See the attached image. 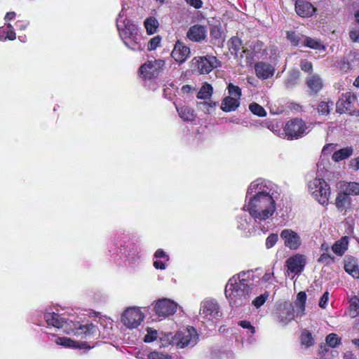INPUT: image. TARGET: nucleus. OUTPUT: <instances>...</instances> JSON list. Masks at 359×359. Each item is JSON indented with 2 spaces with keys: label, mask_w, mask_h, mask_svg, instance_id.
<instances>
[{
  "label": "nucleus",
  "mask_w": 359,
  "mask_h": 359,
  "mask_svg": "<svg viewBox=\"0 0 359 359\" xmlns=\"http://www.w3.org/2000/svg\"><path fill=\"white\" fill-rule=\"evenodd\" d=\"M278 196L276 184L264 179H257L248 188L243 210L248 212L255 223L261 224L275 214Z\"/></svg>",
  "instance_id": "nucleus-1"
},
{
  "label": "nucleus",
  "mask_w": 359,
  "mask_h": 359,
  "mask_svg": "<svg viewBox=\"0 0 359 359\" xmlns=\"http://www.w3.org/2000/svg\"><path fill=\"white\" fill-rule=\"evenodd\" d=\"M252 272L242 271L231 278L225 287V295L232 308L248 304L253 290Z\"/></svg>",
  "instance_id": "nucleus-2"
},
{
  "label": "nucleus",
  "mask_w": 359,
  "mask_h": 359,
  "mask_svg": "<svg viewBox=\"0 0 359 359\" xmlns=\"http://www.w3.org/2000/svg\"><path fill=\"white\" fill-rule=\"evenodd\" d=\"M119 35L124 44L133 51H141L144 47L141 43L142 36L137 26L128 19L126 11L122 8L116 20Z\"/></svg>",
  "instance_id": "nucleus-3"
},
{
  "label": "nucleus",
  "mask_w": 359,
  "mask_h": 359,
  "mask_svg": "<svg viewBox=\"0 0 359 359\" xmlns=\"http://www.w3.org/2000/svg\"><path fill=\"white\" fill-rule=\"evenodd\" d=\"M44 319L48 325L56 328H63L64 332L68 334L78 337H90L96 332V327L92 323L81 325L79 322L65 320L56 313H46Z\"/></svg>",
  "instance_id": "nucleus-4"
},
{
  "label": "nucleus",
  "mask_w": 359,
  "mask_h": 359,
  "mask_svg": "<svg viewBox=\"0 0 359 359\" xmlns=\"http://www.w3.org/2000/svg\"><path fill=\"white\" fill-rule=\"evenodd\" d=\"M308 191L312 198L320 205L327 206L331 194L330 187L326 181L316 177L308 183Z\"/></svg>",
  "instance_id": "nucleus-5"
},
{
  "label": "nucleus",
  "mask_w": 359,
  "mask_h": 359,
  "mask_svg": "<svg viewBox=\"0 0 359 359\" xmlns=\"http://www.w3.org/2000/svg\"><path fill=\"white\" fill-rule=\"evenodd\" d=\"M222 315L217 302L212 299H206L201 303L199 318L203 323L213 321Z\"/></svg>",
  "instance_id": "nucleus-6"
},
{
  "label": "nucleus",
  "mask_w": 359,
  "mask_h": 359,
  "mask_svg": "<svg viewBox=\"0 0 359 359\" xmlns=\"http://www.w3.org/2000/svg\"><path fill=\"white\" fill-rule=\"evenodd\" d=\"M219 66V61L213 55L195 57L191 60L193 70L200 74H209L213 69Z\"/></svg>",
  "instance_id": "nucleus-7"
},
{
  "label": "nucleus",
  "mask_w": 359,
  "mask_h": 359,
  "mask_svg": "<svg viewBox=\"0 0 359 359\" xmlns=\"http://www.w3.org/2000/svg\"><path fill=\"white\" fill-rule=\"evenodd\" d=\"M198 339L197 332L193 327H187L175 334V345L178 348L193 347L196 344Z\"/></svg>",
  "instance_id": "nucleus-8"
},
{
  "label": "nucleus",
  "mask_w": 359,
  "mask_h": 359,
  "mask_svg": "<svg viewBox=\"0 0 359 359\" xmlns=\"http://www.w3.org/2000/svg\"><path fill=\"white\" fill-rule=\"evenodd\" d=\"M310 131L309 126L299 118H295L287 123L285 127V135L288 139H297L303 137Z\"/></svg>",
  "instance_id": "nucleus-9"
},
{
  "label": "nucleus",
  "mask_w": 359,
  "mask_h": 359,
  "mask_svg": "<svg viewBox=\"0 0 359 359\" xmlns=\"http://www.w3.org/2000/svg\"><path fill=\"white\" fill-rule=\"evenodd\" d=\"M144 318V313L137 307H130L124 311L121 322L129 329L137 327Z\"/></svg>",
  "instance_id": "nucleus-10"
},
{
  "label": "nucleus",
  "mask_w": 359,
  "mask_h": 359,
  "mask_svg": "<svg viewBox=\"0 0 359 359\" xmlns=\"http://www.w3.org/2000/svg\"><path fill=\"white\" fill-rule=\"evenodd\" d=\"M295 313L294 305L290 302H285L278 306L276 318L280 323L286 325L294 319Z\"/></svg>",
  "instance_id": "nucleus-11"
},
{
  "label": "nucleus",
  "mask_w": 359,
  "mask_h": 359,
  "mask_svg": "<svg viewBox=\"0 0 359 359\" xmlns=\"http://www.w3.org/2000/svg\"><path fill=\"white\" fill-rule=\"evenodd\" d=\"M165 65L163 60H154L143 64L140 68V73L144 78L156 77L162 71Z\"/></svg>",
  "instance_id": "nucleus-12"
},
{
  "label": "nucleus",
  "mask_w": 359,
  "mask_h": 359,
  "mask_svg": "<svg viewBox=\"0 0 359 359\" xmlns=\"http://www.w3.org/2000/svg\"><path fill=\"white\" fill-rule=\"evenodd\" d=\"M280 236L283 241L285 246L292 250H296L302 245L300 236L292 229H283L280 232Z\"/></svg>",
  "instance_id": "nucleus-13"
},
{
  "label": "nucleus",
  "mask_w": 359,
  "mask_h": 359,
  "mask_svg": "<svg viewBox=\"0 0 359 359\" xmlns=\"http://www.w3.org/2000/svg\"><path fill=\"white\" fill-rule=\"evenodd\" d=\"M177 308V304L168 299H162L157 301L154 309L158 316L167 317L173 315Z\"/></svg>",
  "instance_id": "nucleus-14"
},
{
  "label": "nucleus",
  "mask_w": 359,
  "mask_h": 359,
  "mask_svg": "<svg viewBox=\"0 0 359 359\" xmlns=\"http://www.w3.org/2000/svg\"><path fill=\"white\" fill-rule=\"evenodd\" d=\"M285 264L288 271L299 274L304 270L306 264V257L304 255L296 254L289 257Z\"/></svg>",
  "instance_id": "nucleus-15"
},
{
  "label": "nucleus",
  "mask_w": 359,
  "mask_h": 359,
  "mask_svg": "<svg viewBox=\"0 0 359 359\" xmlns=\"http://www.w3.org/2000/svg\"><path fill=\"white\" fill-rule=\"evenodd\" d=\"M229 49L232 55H234L237 58H243L244 55L246 54V60L250 57L251 53L242 46L241 41L236 36L231 37L228 42Z\"/></svg>",
  "instance_id": "nucleus-16"
},
{
  "label": "nucleus",
  "mask_w": 359,
  "mask_h": 359,
  "mask_svg": "<svg viewBox=\"0 0 359 359\" xmlns=\"http://www.w3.org/2000/svg\"><path fill=\"white\" fill-rule=\"evenodd\" d=\"M190 55V48L177 41L171 53L172 57L180 64L184 63Z\"/></svg>",
  "instance_id": "nucleus-17"
},
{
  "label": "nucleus",
  "mask_w": 359,
  "mask_h": 359,
  "mask_svg": "<svg viewBox=\"0 0 359 359\" xmlns=\"http://www.w3.org/2000/svg\"><path fill=\"white\" fill-rule=\"evenodd\" d=\"M187 36L191 41L201 42L207 36V28L201 25H193L189 29Z\"/></svg>",
  "instance_id": "nucleus-18"
},
{
  "label": "nucleus",
  "mask_w": 359,
  "mask_h": 359,
  "mask_svg": "<svg viewBox=\"0 0 359 359\" xmlns=\"http://www.w3.org/2000/svg\"><path fill=\"white\" fill-rule=\"evenodd\" d=\"M316 11V8L306 0H297L295 2V11L302 18L311 17Z\"/></svg>",
  "instance_id": "nucleus-19"
},
{
  "label": "nucleus",
  "mask_w": 359,
  "mask_h": 359,
  "mask_svg": "<svg viewBox=\"0 0 359 359\" xmlns=\"http://www.w3.org/2000/svg\"><path fill=\"white\" fill-rule=\"evenodd\" d=\"M253 219L244 215L239 218L238 229L242 231L245 236H251L255 231V225Z\"/></svg>",
  "instance_id": "nucleus-20"
},
{
  "label": "nucleus",
  "mask_w": 359,
  "mask_h": 359,
  "mask_svg": "<svg viewBox=\"0 0 359 359\" xmlns=\"http://www.w3.org/2000/svg\"><path fill=\"white\" fill-rule=\"evenodd\" d=\"M355 97L350 93L342 95L336 103L337 111L343 114L350 110Z\"/></svg>",
  "instance_id": "nucleus-21"
},
{
  "label": "nucleus",
  "mask_w": 359,
  "mask_h": 359,
  "mask_svg": "<svg viewBox=\"0 0 359 359\" xmlns=\"http://www.w3.org/2000/svg\"><path fill=\"white\" fill-rule=\"evenodd\" d=\"M256 75L261 79H266L272 76L275 72V68L270 64L259 62L255 66Z\"/></svg>",
  "instance_id": "nucleus-22"
},
{
  "label": "nucleus",
  "mask_w": 359,
  "mask_h": 359,
  "mask_svg": "<svg viewBox=\"0 0 359 359\" xmlns=\"http://www.w3.org/2000/svg\"><path fill=\"white\" fill-rule=\"evenodd\" d=\"M344 270L353 278H359V266L355 258L346 256L344 259Z\"/></svg>",
  "instance_id": "nucleus-23"
},
{
  "label": "nucleus",
  "mask_w": 359,
  "mask_h": 359,
  "mask_svg": "<svg viewBox=\"0 0 359 359\" xmlns=\"http://www.w3.org/2000/svg\"><path fill=\"white\" fill-rule=\"evenodd\" d=\"M339 191L335 200V205L339 210L342 211L350 205L351 199L350 196L342 191L339 187Z\"/></svg>",
  "instance_id": "nucleus-24"
},
{
  "label": "nucleus",
  "mask_w": 359,
  "mask_h": 359,
  "mask_svg": "<svg viewBox=\"0 0 359 359\" xmlns=\"http://www.w3.org/2000/svg\"><path fill=\"white\" fill-rule=\"evenodd\" d=\"M306 84L311 93H317L323 86V81L318 75H311L306 79Z\"/></svg>",
  "instance_id": "nucleus-25"
},
{
  "label": "nucleus",
  "mask_w": 359,
  "mask_h": 359,
  "mask_svg": "<svg viewBox=\"0 0 359 359\" xmlns=\"http://www.w3.org/2000/svg\"><path fill=\"white\" fill-rule=\"evenodd\" d=\"M239 100L236 97L227 96L222 100L221 109L226 112L235 111L240 105Z\"/></svg>",
  "instance_id": "nucleus-26"
},
{
  "label": "nucleus",
  "mask_w": 359,
  "mask_h": 359,
  "mask_svg": "<svg viewBox=\"0 0 359 359\" xmlns=\"http://www.w3.org/2000/svg\"><path fill=\"white\" fill-rule=\"evenodd\" d=\"M176 109L180 117L184 121H193L196 118L194 110L188 106H176Z\"/></svg>",
  "instance_id": "nucleus-27"
},
{
  "label": "nucleus",
  "mask_w": 359,
  "mask_h": 359,
  "mask_svg": "<svg viewBox=\"0 0 359 359\" xmlns=\"http://www.w3.org/2000/svg\"><path fill=\"white\" fill-rule=\"evenodd\" d=\"M339 187L342 191H344L349 196H357L359 195V183L355 182H340Z\"/></svg>",
  "instance_id": "nucleus-28"
},
{
  "label": "nucleus",
  "mask_w": 359,
  "mask_h": 359,
  "mask_svg": "<svg viewBox=\"0 0 359 359\" xmlns=\"http://www.w3.org/2000/svg\"><path fill=\"white\" fill-rule=\"evenodd\" d=\"M348 237L344 236L336 241L332 247V251L338 256H342L348 249Z\"/></svg>",
  "instance_id": "nucleus-29"
},
{
  "label": "nucleus",
  "mask_w": 359,
  "mask_h": 359,
  "mask_svg": "<svg viewBox=\"0 0 359 359\" xmlns=\"http://www.w3.org/2000/svg\"><path fill=\"white\" fill-rule=\"evenodd\" d=\"M353 154V149L351 147H347L334 151L332 158L334 162H339L349 158Z\"/></svg>",
  "instance_id": "nucleus-30"
},
{
  "label": "nucleus",
  "mask_w": 359,
  "mask_h": 359,
  "mask_svg": "<svg viewBox=\"0 0 359 359\" xmlns=\"http://www.w3.org/2000/svg\"><path fill=\"white\" fill-rule=\"evenodd\" d=\"M306 294L305 292H299L296 298L295 306L297 316H302L304 314Z\"/></svg>",
  "instance_id": "nucleus-31"
},
{
  "label": "nucleus",
  "mask_w": 359,
  "mask_h": 359,
  "mask_svg": "<svg viewBox=\"0 0 359 359\" xmlns=\"http://www.w3.org/2000/svg\"><path fill=\"white\" fill-rule=\"evenodd\" d=\"M302 46L309 47L310 48L318 50H325V46L322 44L320 40L306 36H304L303 38Z\"/></svg>",
  "instance_id": "nucleus-32"
},
{
  "label": "nucleus",
  "mask_w": 359,
  "mask_h": 359,
  "mask_svg": "<svg viewBox=\"0 0 359 359\" xmlns=\"http://www.w3.org/2000/svg\"><path fill=\"white\" fill-rule=\"evenodd\" d=\"M158 339L160 341V347L165 348L170 345H175V334H173L172 332H161L159 333Z\"/></svg>",
  "instance_id": "nucleus-33"
},
{
  "label": "nucleus",
  "mask_w": 359,
  "mask_h": 359,
  "mask_svg": "<svg viewBox=\"0 0 359 359\" xmlns=\"http://www.w3.org/2000/svg\"><path fill=\"white\" fill-rule=\"evenodd\" d=\"M15 39V33L11 24L8 23L6 27H0V41L14 40Z\"/></svg>",
  "instance_id": "nucleus-34"
},
{
  "label": "nucleus",
  "mask_w": 359,
  "mask_h": 359,
  "mask_svg": "<svg viewBox=\"0 0 359 359\" xmlns=\"http://www.w3.org/2000/svg\"><path fill=\"white\" fill-rule=\"evenodd\" d=\"M212 93L213 88L212 86L208 83H205L200 88L197 94V98L204 100H210Z\"/></svg>",
  "instance_id": "nucleus-35"
},
{
  "label": "nucleus",
  "mask_w": 359,
  "mask_h": 359,
  "mask_svg": "<svg viewBox=\"0 0 359 359\" xmlns=\"http://www.w3.org/2000/svg\"><path fill=\"white\" fill-rule=\"evenodd\" d=\"M217 107V102H213L210 100L208 101L205 100L197 103V107L198 109L203 111L205 114H211Z\"/></svg>",
  "instance_id": "nucleus-36"
},
{
  "label": "nucleus",
  "mask_w": 359,
  "mask_h": 359,
  "mask_svg": "<svg viewBox=\"0 0 359 359\" xmlns=\"http://www.w3.org/2000/svg\"><path fill=\"white\" fill-rule=\"evenodd\" d=\"M349 316L351 318L359 316V297L355 295L349 299Z\"/></svg>",
  "instance_id": "nucleus-37"
},
{
  "label": "nucleus",
  "mask_w": 359,
  "mask_h": 359,
  "mask_svg": "<svg viewBox=\"0 0 359 359\" xmlns=\"http://www.w3.org/2000/svg\"><path fill=\"white\" fill-rule=\"evenodd\" d=\"M144 25L147 34H153L156 32L159 23L154 17H149L144 20Z\"/></svg>",
  "instance_id": "nucleus-38"
},
{
  "label": "nucleus",
  "mask_w": 359,
  "mask_h": 359,
  "mask_svg": "<svg viewBox=\"0 0 359 359\" xmlns=\"http://www.w3.org/2000/svg\"><path fill=\"white\" fill-rule=\"evenodd\" d=\"M304 35L296 33L295 32H287V38L294 46H302Z\"/></svg>",
  "instance_id": "nucleus-39"
},
{
  "label": "nucleus",
  "mask_w": 359,
  "mask_h": 359,
  "mask_svg": "<svg viewBox=\"0 0 359 359\" xmlns=\"http://www.w3.org/2000/svg\"><path fill=\"white\" fill-rule=\"evenodd\" d=\"M299 77V71L292 72L285 81V86L287 88L293 87L297 83Z\"/></svg>",
  "instance_id": "nucleus-40"
},
{
  "label": "nucleus",
  "mask_w": 359,
  "mask_h": 359,
  "mask_svg": "<svg viewBox=\"0 0 359 359\" xmlns=\"http://www.w3.org/2000/svg\"><path fill=\"white\" fill-rule=\"evenodd\" d=\"M301 342L302 345L311 346L314 344V339L311 332L307 330L304 331L301 335Z\"/></svg>",
  "instance_id": "nucleus-41"
},
{
  "label": "nucleus",
  "mask_w": 359,
  "mask_h": 359,
  "mask_svg": "<svg viewBox=\"0 0 359 359\" xmlns=\"http://www.w3.org/2000/svg\"><path fill=\"white\" fill-rule=\"evenodd\" d=\"M333 105L332 102H321L318 106V111L322 115H327Z\"/></svg>",
  "instance_id": "nucleus-42"
},
{
  "label": "nucleus",
  "mask_w": 359,
  "mask_h": 359,
  "mask_svg": "<svg viewBox=\"0 0 359 359\" xmlns=\"http://www.w3.org/2000/svg\"><path fill=\"white\" fill-rule=\"evenodd\" d=\"M250 110L252 114L257 115L260 117H264L266 115L265 109L257 103H252L249 106Z\"/></svg>",
  "instance_id": "nucleus-43"
},
{
  "label": "nucleus",
  "mask_w": 359,
  "mask_h": 359,
  "mask_svg": "<svg viewBox=\"0 0 359 359\" xmlns=\"http://www.w3.org/2000/svg\"><path fill=\"white\" fill-rule=\"evenodd\" d=\"M56 344L65 347H76V342L67 337H58L56 339Z\"/></svg>",
  "instance_id": "nucleus-44"
},
{
  "label": "nucleus",
  "mask_w": 359,
  "mask_h": 359,
  "mask_svg": "<svg viewBox=\"0 0 359 359\" xmlns=\"http://www.w3.org/2000/svg\"><path fill=\"white\" fill-rule=\"evenodd\" d=\"M340 342L341 339L339 338L336 334H330L326 337L327 344L332 348L336 347L337 345L340 344Z\"/></svg>",
  "instance_id": "nucleus-45"
},
{
  "label": "nucleus",
  "mask_w": 359,
  "mask_h": 359,
  "mask_svg": "<svg viewBox=\"0 0 359 359\" xmlns=\"http://www.w3.org/2000/svg\"><path fill=\"white\" fill-rule=\"evenodd\" d=\"M158 337L159 334L156 330H153L149 327L147 328V333L144 336V341L147 343L152 342L157 339Z\"/></svg>",
  "instance_id": "nucleus-46"
},
{
  "label": "nucleus",
  "mask_w": 359,
  "mask_h": 359,
  "mask_svg": "<svg viewBox=\"0 0 359 359\" xmlns=\"http://www.w3.org/2000/svg\"><path fill=\"white\" fill-rule=\"evenodd\" d=\"M228 91L229 96L236 97L240 100L241 96V89L232 83H229L228 86Z\"/></svg>",
  "instance_id": "nucleus-47"
},
{
  "label": "nucleus",
  "mask_w": 359,
  "mask_h": 359,
  "mask_svg": "<svg viewBox=\"0 0 359 359\" xmlns=\"http://www.w3.org/2000/svg\"><path fill=\"white\" fill-rule=\"evenodd\" d=\"M268 297H269V292H264V294L256 297L252 301L253 306H255L257 309L261 307L266 302Z\"/></svg>",
  "instance_id": "nucleus-48"
},
{
  "label": "nucleus",
  "mask_w": 359,
  "mask_h": 359,
  "mask_svg": "<svg viewBox=\"0 0 359 359\" xmlns=\"http://www.w3.org/2000/svg\"><path fill=\"white\" fill-rule=\"evenodd\" d=\"M161 37L156 36L151 39L148 43L147 48L149 50H153L157 48L161 44Z\"/></svg>",
  "instance_id": "nucleus-49"
},
{
  "label": "nucleus",
  "mask_w": 359,
  "mask_h": 359,
  "mask_svg": "<svg viewBox=\"0 0 359 359\" xmlns=\"http://www.w3.org/2000/svg\"><path fill=\"white\" fill-rule=\"evenodd\" d=\"M278 236L276 233L270 234L266 239V248L270 249L273 248L278 241Z\"/></svg>",
  "instance_id": "nucleus-50"
},
{
  "label": "nucleus",
  "mask_w": 359,
  "mask_h": 359,
  "mask_svg": "<svg viewBox=\"0 0 359 359\" xmlns=\"http://www.w3.org/2000/svg\"><path fill=\"white\" fill-rule=\"evenodd\" d=\"M147 359H172V357L168 354L153 351L148 355Z\"/></svg>",
  "instance_id": "nucleus-51"
},
{
  "label": "nucleus",
  "mask_w": 359,
  "mask_h": 359,
  "mask_svg": "<svg viewBox=\"0 0 359 359\" xmlns=\"http://www.w3.org/2000/svg\"><path fill=\"white\" fill-rule=\"evenodd\" d=\"M222 32L219 27L213 26L210 29V36L216 40H220L222 39Z\"/></svg>",
  "instance_id": "nucleus-52"
},
{
  "label": "nucleus",
  "mask_w": 359,
  "mask_h": 359,
  "mask_svg": "<svg viewBox=\"0 0 359 359\" xmlns=\"http://www.w3.org/2000/svg\"><path fill=\"white\" fill-rule=\"evenodd\" d=\"M319 263L329 264L330 262H334V258L328 253H323L318 259Z\"/></svg>",
  "instance_id": "nucleus-53"
},
{
  "label": "nucleus",
  "mask_w": 359,
  "mask_h": 359,
  "mask_svg": "<svg viewBox=\"0 0 359 359\" xmlns=\"http://www.w3.org/2000/svg\"><path fill=\"white\" fill-rule=\"evenodd\" d=\"M238 325L243 328L248 330L252 334H255V328L251 325L250 321L241 320L239 321Z\"/></svg>",
  "instance_id": "nucleus-54"
},
{
  "label": "nucleus",
  "mask_w": 359,
  "mask_h": 359,
  "mask_svg": "<svg viewBox=\"0 0 359 359\" xmlns=\"http://www.w3.org/2000/svg\"><path fill=\"white\" fill-rule=\"evenodd\" d=\"M154 257L156 259H163L165 262H168L170 259L168 255L162 249H158L154 254Z\"/></svg>",
  "instance_id": "nucleus-55"
},
{
  "label": "nucleus",
  "mask_w": 359,
  "mask_h": 359,
  "mask_svg": "<svg viewBox=\"0 0 359 359\" xmlns=\"http://www.w3.org/2000/svg\"><path fill=\"white\" fill-rule=\"evenodd\" d=\"M348 168L353 171L359 170V156L349 161Z\"/></svg>",
  "instance_id": "nucleus-56"
},
{
  "label": "nucleus",
  "mask_w": 359,
  "mask_h": 359,
  "mask_svg": "<svg viewBox=\"0 0 359 359\" xmlns=\"http://www.w3.org/2000/svg\"><path fill=\"white\" fill-rule=\"evenodd\" d=\"M328 299H329V292H325L320 299L319 304H318L319 306L322 309H325L327 305Z\"/></svg>",
  "instance_id": "nucleus-57"
},
{
  "label": "nucleus",
  "mask_w": 359,
  "mask_h": 359,
  "mask_svg": "<svg viewBox=\"0 0 359 359\" xmlns=\"http://www.w3.org/2000/svg\"><path fill=\"white\" fill-rule=\"evenodd\" d=\"M349 36L353 41H357L359 39V27L352 28L349 32Z\"/></svg>",
  "instance_id": "nucleus-58"
},
{
  "label": "nucleus",
  "mask_w": 359,
  "mask_h": 359,
  "mask_svg": "<svg viewBox=\"0 0 359 359\" xmlns=\"http://www.w3.org/2000/svg\"><path fill=\"white\" fill-rule=\"evenodd\" d=\"M300 66L301 69L304 72H310L312 70V64L310 62L302 60Z\"/></svg>",
  "instance_id": "nucleus-59"
},
{
  "label": "nucleus",
  "mask_w": 359,
  "mask_h": 359,
  "mask_svg": "<svg viewBox=\"0 0 359 359\" xmlns=\"http://www.w3.org/2000/svg\"><path fill=\"white\" fill-rule=\"evenodd\" d=\"M154 266L156 269H161V270H164L166 268V264H165V262L164 261H161V260H158V259H156L154 262Z\"/></svg>",
  "instance_id": "nucleus-60"
},
{
  "label": "nucleus",
  "mask_w": 359,
  "mask_h": 359,
  "mask_svg": "<svg viewBox=\"0 0 359 359\" xmlns=\"http://www.w3.org/2000/svg\"><path fill=\"white\" fill-rule=\"evenodd\" d=\"M187 4L194 6L196 8H200L202 6V1L201 0H185Z\"/></svg>",
  "instance_id": "nucleus-61"
},
{
  "label": "nucleus",
  "mask_w": 359,
  "mask_h": 359,
  "mask_svg": "<svg viewBox=\"0 0 359 359\" xmlns=\"http://www.w3.org/2000/svg\"><path fill=\"white\" fill-rule=\"evenodd\" d=\"M273 276V273L271 271H266L265 274L263 276L262 280L263 282L266 283L270 281Z\"/></svg>",
  "instance_id": "nucleus-62"
},
{
  "label": "nucleus",
  "mask_w": 359,
  "mask_h": 359,
  "mask_svg": "<svg viewBox=\"0 0 359 359\" xmlns=\"http://www.w3.org/2000/svg\"><path fill=\"white\" fill-rule=\"evenodd\" d=\"M15 15H16L15 12H8L5 15L4 20H6V22H8L14 19Z\"/></svg>",
  "instance_id": "nucleus-63"
},
{
  "label": "nucleus",
  "mask_w": 359,
  "mask_h": 359,
  "mask_svg": "<svg viewBox=\"0 0 359 359\" xmlns=\"http://www.w3.org/2000/svg\"><path fill=\"white\" fill-rule=\"evenodd\" d=\"M334 148L333 144H329L325 145L323 149V153L330 152V151L332 150Z\"/></svg>",
  "instance_id": "nucleus-64"
}]
</instances>
